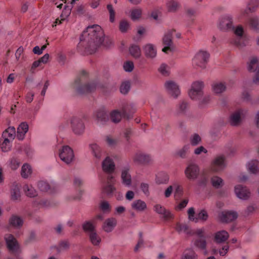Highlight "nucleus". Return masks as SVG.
Returning a JSON list of instances; mask_svg holds the SVG:
<instances>
[{
  "label": "nucleus",
  "mask_w": 259,
  "mask_h": 259,
  "mask_svg": "<svg viewBox=\"0 0 259 259\" xmlns=\"http://www.w3.org/2000/svg\"><path fill=\"white\" fill-rule=\"evenodd\" d=\"M165 88L168 94L177 98L180 94V90L177 83L172 80H167L164 83Z\"/></svg>",
  "instance_id": "dca6fc26"
},
{
  "label": "nucleus",
  "mask_w": 259,
  "mask_h": 259,
  "mask_svg": "<svg viewBox=\"0 0 259 259\" xmlns=\"http://www.w3.org/2000/svg\"><path fill=\"white\" fill-rule=\"evenodd\" d=\"M89 148L93 156V159L96 163H99L105 156V152L101 146L97 143L89 145Z\"/></svg>",
  "instance_id": "4468645a"
},
{
  "label": "nucleus",
  "mask_w": 259,
  "mask_h": 259,
  "mask_svg": "<svg viewBox=\"0 0 259 259\" xmlns=\"http://www.w3.org/2000/svg\"><path fill=\"white\" fill-rule=\"evenodd\" d=\"M226 167L225 157L224 155L216 156L211 162V169L218 172L222 170Z\"/></svg>",
  "instance_id": "a211bd4d"
},
{
  "label": "nucleus",
  "mask_w": 259,
  "mask_h": 259,
  "mask_svg": "<svg viewBox=\"0 0 259 259\" xmlns=\"http://www.w3.org/2000/svg\"><path fill=\"white\" fill-rule=\"evenodd\" d=\"M32 170L31 166L28 163H24L21 168V174L23 178H28L32 174Z\"/></svg>",
  "instance_id": "79ce46f5"
},
{
  "label": "nucleus",
  "mask_w": 259,
  "mask_h": 259,
  "mask_svg": "<svg viewBox=\"0 0 259 259\" xmlns=\"http://www.w3.org/2000/svg\"><path fill=\"white\" fill-rule=\"evenodd\" d=\"M169 180L168 175L165 172L158 174L156 178V183L158 184H166Z\"/></svg>",
  "instance_id": "de8ad7c7"
},
{
  "label": "nucleus",
  "mask_w": 259,
  "mask_h": 259,
  "mask_svg": "<svg viewBox=\"0 0 259 259\" xmlns=\"http://www.w3.org/2000/svg\"><path fill=\"white\" fill-rule=\"evenodd\" d=\"M104 141L109 147L111 148L116 146L118 143V139L113 138L111 135L106 136L104 138Z\"/></svg>",
  "instance_id": "09e8293b"
},
{
  "label": "nucleus",
  "mask_w": 259,
  "mask_h": 259,
  "mask_svg": "<svg viewBox=\"0 0 259 259\" xmlns=\"http://www.w3.org/2000/svg\"><path fill=\"white\" fill-rule=\"evenodd\" d=\"M199 173L198 166L195 164H189L185 170L186 177L190 180H194L197 178Z\"/></svg>",
  "instance_id": "6ab92c4d"
},
{
  "label": "nucleus",
  "mask_w": 259,
  "mask_h": 259,
  "mask_svg": "<svg viewBox=\"0 0 259 259\" xmlns=\"http://www.w3.org/2000/svg\"><path fill=\"white\" fill-rule=\"evenodd\" d=\"M194 244L195 246L198 249L205 250L207 245L206 238H197L195 239Z\"/></svg>",
  "instance_id": "37998d69"
},
{
  "label": "nucleus",
  "mask_w": 259,
  "mask_h": 259,
  "mask_svg": "<svg viewBox=\"0 0 259 259\" xmlns=\"http://www.w3.org/2000/svg\"><path fill=\"white\" fill-rule=\"evenodd\" d=\"M102 166L103 170L106 173L105 177L107 179V184L103 187V191L107 195L110 196L113 195L115 190V188L114 187L115 179L112 175L115 169V164L111 158L106 157L103 160Z\"/></svg>",
  "instance_id": "7ed1b4c3"
},
{
  "label": "nucleus",
  "mask_w": 259,
  "mask_h": 259,
  "mask_svg": "<svg viewBox=\"0 0 259 259\" xmlns=\"http://www.w3.org/2000/svg\"><path fill=\"white\" fill-rule=\"evenodd\" d=\"M16 136V130L13 126H10L7 128L2 134V138L10 140H13Z\"/></svg>",
  "instance_id": "473e14b6"
},
{
  "label": "nucleus",
  "mask_w": 259,
  "mask_h": 259,
  "mask_svg": "<svg viewBox=\"0 0 259 259\" xmlns=\"http://www.w3.org/2000/svg\"><path fill=\"white\" fill-rule=\"evenodd\" d=\"M166 7L168 12H175L180 7V4L177 0H167Z\"/></svg>",
  "instance_id": "e433bc0d"
},
{
  "label": "nucleus",
  "mask_w": 259,
  "mask_h": 259,
  "mask_svg": "<svg viewBox=\"0 0 259 259\" xmlns=\"http://www.w3.org/2000/svg\"><path fill=\"white\" fill-rule=\"evenodd\" d=\"M5 239L9 251L17 259H21L20 257L21 251L19 245L15 237L11 234H7Z\"/></svg>",
  "instance_id": "0eeeda50"
},
{
  "label": "nucleus",
  "mask_w": 259,
  "mask_h": 259,
  "mask_svg": "<svg viewBox=\"0 0 259 259\" xmlns=\"http://www.w3.org/2000/svg\"><path fill=\"white\" fill-rule=\"evenodd\" d=\"M33 205L39 208L49 206L50 202L47 199L37 198L34 200Z\"/></svg>",
  "instance_id": "603ef678"
},
{
  "label": "nucleus",
  "mask_w": 259,
  "mask_h": 259,
  "mask_svg": "<svg viewBox=\"0 0 259 259\" xmlns=\"http://www.w3.org/2000/svg\"><path fill=\"white\" fill-rule=\"evenodd\" d=\"M191 235H196L197 236V238H206L204 234V229L203 228L192 230Z\"/></svg>",
  "instance_id": "338daca9"
},
{
  "label": "nucleus",
  "mask_w": 259,
  "mask_h": 259,
  "mask_svg": "<svg viewBox=\"0 0 259 259\" xmlns=\"http://www.w3.org/2000/svg\"><path fill=\"white\" fill-rule=\"evenodd\" d=\"M142 15V10L140 8H135L132 10L131 17L133 20H136L139 19Z\"/></svg>",
  "instance_id": "6e6d98bb"
},
{
  "label": "nucleus",
  "mask_w": 259,
  "mask_h": 259,
  "mask_svg": "<svg viewBox=\"0 0 259 259\" xmlns=\"http://www.w3.org/2000/svg\"><path fill=\"white\" fill-rule=\"evenodd\" d=\"M249 26L254 31L259 30V19L257 17H251L248 20Z\"/></svg>",
  "instance_id": "864d4df0"
},
{
  "label": "nucleus",
  "mask_w": 259,
  "mask_h": 259,
  "mask_svg": "<svg viewBox=\"0 0 259 259\" xmlns=\"http://www.w3.org/2000/svg\"><path fill=\"white\" fill-rule=\"evenodd\" d=\"M258 6L257 0H250L248 3L246 9L241 11V14L244 16H247L250 13L254 11Z\"/></svg>",
  "instance_id": "c85d7f7f"
},
{
  "label": "nucleus",
  "mask_w": 259,
  "mask_h": 259,
  "mask_svg": "<svg viewBox=\"0 0 259 259\" xmlns=\"http://www.w3.org/2000/svg\"><path fill=\"white\" fill-rule=\"evenodd\" d=\"M182 259H198V255L193 249H188L184 252Z\"/></svg>",
  "instance_id": "8fccbe9b"
},
{
  "label": "nucleus",
  "mask_w": 259,
  "mask_h": 259,
  "mask_svg": "<svg viewBox=\"0 0 259 259\" xmlns=\"http://www.w3.org/2000/svg\"><path fill=\"white\" fill-rule=\"evenodd\" d=\"M134 112L133 105H126L122 108L121 111L117 109L112 110L110 113V117L113 122L116 123L121 120L122 117L130 119Z\"/></svg>",
  "instance_id": "20e7f679"
},
{
  "label": "nucleus",
  "mask_w": 259,
  "mask_h": 259,
  "mask_svg": "<svg viewBox=\"0 0 259 259\" xmlns=\"http://www.w3.org/2000/svg\"><path fill=\"white\" fill-rule=\"evenodd\" d=\"M116 224V219L114 218H110L105 221L103 226V228L106 232H111L115 227Z\"/></svg>",
  "instance_id": "cd10ccee"
},
{
  "label": "nucleus",
  "mask_w": 259,
  "mask_h": 259,
  "mask_svg": "<svg viewBox=\"0 0 259 259\" xmlns=\"http://www.w3.org/2000/svg\"><path fill=\"white\" fill-rule=\"evenodd\" d=\"M37 187L41 191H49L50 193H53L54 192V189L52 188V185L49 184L45 181H39L37 184Z\"/></svg>",
  "instance_id": "c9c22d12"
},
{
  "label": "nucleus",
  "mask_w": 259,
  "mask_h": 259,
  "mask_svg": "<svg viewBox=\"0 0 259 259\" xmlns=\"http://www.w3.org/2000/svg\"><path fill=\"white\" fill-rule=\"evenodd\" d=\"M176 230L179 233H184L187 235L191 236L192 230L186 224L177 223L176 226Z\"/></svg>",
  "instance_id": "58836bf2"
},
{
  "label": "nucleus",
  "mask_w": 259,
  "mask_h": 259,
  "mask_svg": "<svg viewBox=\"0 0 259 259\" xmlns=\"http://www.w3.org/2000/svg\"><path fill=\"white\" fill-rule=\"evenodd\" d=\"M130 54L135 58H139L141 55V51L138 45H132L129 48Z\"/></svg>",
  "instance_id": "a18cd8bd"
},
{
  "label": "nucleus",
  "mask_w": 259,
  "mask_h": 259,
  "mask_svg": "<svg viewBox=\"0 0 259 259\" xmlns=\"http://www.w3.org/2000/svg\"><path fill=\"white\" fill-rule=\"evenodd\" d=\"M209 58L208 52L204 51H200L194 56L192 60L193 65L195 67L204 68L206 67Z\"/></svg>",
  "instance_id": "6e6552de"
},
{
  "label": "nucleus",
  "mask_w": 259,
  "mask_h": 259,
  "mask_svg": "<svg viewBox=\"0 0 259 259\" xmlns=\"http://www.w3.org/2000/svg\"><path fill=\"white\" fill-rule=\"evenodd\" d=\"M89 236L90 240L93 245H97L99 244L101 239L96 232L91 233Z\"/></svg>",
  "instance_id": "052dcab7"
},
{
  "label": "nucleus",
  "mask_w": 259,
  "mask_h": 259,
  "mask_svg": "<svg viewBox=\"0 0 259 259\" xmlns=\"http://www.w3.org/2000/svg\"><path fill=\"white\" fill-rule=\"evenodd\" d=\"M235 192L237 196L242 199H247L250 195V192L247 188L241 185H238L235 186Z\"/></svg>",
  "instance_id": "5701e85b"
},
{
  "label": "nucleus",
  "mask_w": 259,
  "mask_h": 259,
  "mask_svg": "<svg viewBox=\"0 0 259 259\" xmlns=\"http://www.w3.org/2000/svg\"><path fill=\"white\" fill-rule=\"evenodd\" d=\"M213 92L215 94H220L224 92L226 89V84L222 82H215L212 85Z\"/></svg>",
  "instance_id": "f704fd0d"
},
{
  "label": "nucleus",
  "mask_w": 259,
  "mask_h": 259,
  "mask_svg": "<svg viewBox=\"0 0 259 259\" xmlns=\"http://www.w3.org/2000/svg\"><path fill=\"white\" fill-rule=\"evenodd\" d=\"M28 124L26 122H21L17 128L16 137L20 140H22L28 131Z\"/></svg>",
  "instance_id": "bb28decb"
},
{
  "label": "nucleus",
  "mask_w": 259,
  "mask_h": 259,
  "mask_svg": "<svg viewBox=\"0 0 259 259\" xmlns=\"http://www.w3.org/2000/svg\"><path fill=\"white\" fill-rule=\"evenodd\" d=\"M212 185L215 188H220L224 185L223 180L218 176H214L211 179Z\"/></svg>",
  "instance_id": "5fc2aeb1"
},
{
  "label": "nucleus",
  "mask_w": 259,
  "mask_h": 259,
  "mask_svg": "<svg viewBox=\"0 0 259 259\" xmlns=\"http://www.w3.org/2000/svg\"><path fill=\"white\" fill-rule=\"evenodd\" d=\"M233 22L229 16H225L221 18L219 24V28L223 31L232 29Z\"/></svg>",
  "instance_id": "412c9836"
},
{
  "label": "nucleus",
  "mask_w": 259,
  "mask_h": 259,
  "mask_svg": "<svg viewBox=\"0 0 259 259\" xmlns=\"http://www.w3.org/2000/svg\"><path fill=\"white\" fill-rule=\"evenodd\" d=\"M130 27L129 23L124 20H122L120 22L119 28L121 32H125L127 31Z\"/></svg>",
  "instance_id": "e2e57ef3"
},
{
  "label": "nucleus",
  "mask_w": 259,
  "mask_h": 259,
  "mask_svg": "<svg viewBox=\"0 0 259 259\" xmlns=\"http://www.w3.org/2000/svg\"><path fill=\"white\" fill-rule=\"evenodd\" d=\"M232 29L234 30L235 36L231 39L230 43L239 49L246 46L248 39L244 33L243 27L241 25H238L236 27L233 26Z\"/></svg>",
  "instance_id": "39448f33"
},
{
  "label": "nucleus",
  "mask_w": 259,
  "mask_h": 259,
  "mask_svg": "<svg viewBox=\"0 0 259 259\" xmlns=\"http://www.w3.org/2000/svg\"><path fill=\"white\" fill-rule=\"evenodd\" d=\"M104 42V37L101 27L98 25L89 26L80 36L77 50L83 55L92 54Z\"/></svg>",
  "instance_id": "f257e3e1"
},
{
  "label": "nucleus",
  "mask_w": 259,
  "mask_h": 259,
  "mask_svg": "<svg viewBox=\"0 0 259 259\" xmlns=\"http://www.w3.org/2000/svg\"><path fill=\"white\" fill-rule=\"evenodd\" d=\"M121 183L125 187H130L132 185V177L130 172V168L123 167L121 171Z\"/></svg>",
  "instance_id": "4be33fe9"
},
{
  "label": "nucleus",
  "mask_w": 259,
  "mask_h": 259,
  "mask_svg": "<svg viewBox=\"0 0 259 259\" xmlns=\"http://www.w3.org/2000/svg\"><path fill=\"white\" fill-rule=\"evenodd\" d=\"M208 214L204 209L201 210L196 215L195 217V222L198 220L206 221L208 218Z\"/></svg>",
  "instance_id": "13d9d810"
},
{
  "label": "nucleus",
  "mask_w": 259,
  "mask_h": 259,
  "mask_svg": "<svg viewBox=\"0 0 259 259\" xmlns=\"http://www.w3.org/2000/svg\"><path fill=\"white\" fill-rule=\"evenodd\" d=\"M190 148V145H185L182 148L178 149L175 152V156L183 159L186 158L187 154L189 152Z\"/></svg>",
  "instance_id": "2f4dec72"
},
{
  "label": "nucleus",
  "mask_w": 259,
  "mask_h": 259,
  "mask_svg": "<svg viewBox=\"0 0 259 259\" xmlns=\"http://www.w3.org/2000/svg\"><path fill=\"white\" fill-rule=\"evenodd\" d=\"M93 117L96 123L99 125L106 124L109 119L108 112L103 108L95 111L93 113Z\"/></svg>",
  "instance_id": "f8f14e48"
},
{
  "label": "nucleus",
  "mask_w": 259,
  "mask_h": 259,
  "mask_svg": "<svg viewBox=\"0 0 259 259\" xmlns=\"http://www.w3.org/2000/svg\"><path fill=\"white\" fill-rule=\"evenodd\" d=\"M247 168L250 172L257 174L259 172V161L256 160H251L247 164Z\"/></svg>",
  "instance_id": "4c0bfd02"
},
{
  "label": "nucleus",
  "mask_w": 259,
  "mask_h": 259,
  "mask_svg": "<svg viewBox=\"0 0 259 259\" xmlns=\"http://www.w3.org/2000/svg\"><path fill=\"white\" fill-rule=\"evenodd\" d=\"M11 197L13 201L20 200L21 197L20 190L17 184L13 185L11 189Z\"/></svg>",
  "instance_id": "72a5a7b5"
},
{
  "label": "nucleus",
  "mask_w": 259,
  "mask_h": 259,
  "mask_svg": "<svg viewBox=\"0 0 259 259\" xmlns=\"http://www.w3.org/2000/svg\"><path fill=\"white\" fill-rule=\"evenodd\" d=\"M188 107V103L186 101H182L178 105L177 111L179 113H185Z\"/></svg>",
  "instance_id": "4d7b16f0"
},
{
  "label": "nucleus",
  "mask_w": 259,
  "mask_h": 259,
  "mask_svg": "<svg viewBox=\"0 0 259 259\" xmlns=\"http://www.w3.org/2000/svg\"><path fill=\"white\" fill-rule=\"evenodd\" d=\"M245 115V111L241 109L232 113L229 118V122L232 126H238L241 124Z\"/></svg>",
  "instance_id": "2eb2a0df"
},
{
  "label": "nucleus",
  "mask_w": 259,
  "mask_h": 259,
  "mask_svg": "<svg viewBox=\"0 0 259 259\" xmlns=\"http://www.w3.org/2000/svg\"><path fill=\"white\" fill-rule=\"evenodd\" d=\"M73 88L79 94H85L94 92L98 88H104V86L96 81H90L88 73L83 70L75 80Z\"/></svg>",
  "instance_id": "f03ea898"
},
{
  "label": "nucleus",
  "mask_w": 259,
  "mask_h": 259,
  "mask_svg": "<svg viewBox=\"0 0 259 259\" xmlns=\"http://www.w3.org/2000/svg\"><path fill=\"white\" fill-rule=\"evenodd\" d=\"M154 210L156 213L162 215L165 220H168L172 218V214L170 212L160 204L155 205Z\"/></svg>",
  "instance_id": "a878e982"
},
{
  "label": "nucleus",
  "mask_w": 259,
  "mask_h": 259,
  "mask_svg": "<svg viewBox=\"0 0 259 259\" xmlns=\"http://www.w3.org/2000/svg\"><path fill=\"white\" fill-rule=\"evenodd\" d=\"M107 9L109 13V20L111 22L113 23L115 21V11L111 4H108L107 6Z\"/></svg>",
  "instance_id": "69168bd1"
},
{
  "label": "nucleus",
  "mask_w": 259,
  "mask_h": 259,
  "mask_svg": "<svg viewBox=\"0 0 259 259\" xmlns=\"http://www.w3.org/2000/svg\"><path fill=\"white\" fill-rule=\"evenodd\" d=\"M220 219L224 223H228L236 220L238 214L234 211H224L220 215Z\"/></svg>",
  "instance_id": "b1692460"
},
{
  "label": "nucleus",
  "mask_w": 259,
  "mask_h": 259,
  "mask_svg": "<svg viewBox=\"0 0 259 259\" xmlns=\"http://www.w3.org/2000/svg\"><path fill=\"white\" fill-rule=\"evenodd\" d=\"M172 34L171 31L166 33L162 39V44L164 46L162 51L165 53L171 52L174 50L173 42L172 40Z\"/></svg>",
  "instance_id": "f3484780"
},
{
  "label": "nucleus",
  "mask_w": 259,
  "mask_h": 259,
  "mask_svg": "<svg viewBox=\"0 0 259 259\" xmlns=\"http://www.w3.org/2000/svg\"><path fill=\"white\" fill-rule=\"evenodd\" d=\"M12 141L13 140L3 138L2 137L0 139V146L3 152H8L10 150Z\"/></svg>",
  "instance_id": "a19ab883"
},
{
  "label": "nucleus",
  "mask_w": 259,
  "mask_h": 259,
  "mask_svg": "<svg viewBox=\"0 0 259 259\" xmlns=\"http://www.w3.org/2000/svg\"><path fill=\"white\" fill-rule=\"evenodd\" d=\"M19 150L24 152L28 157H31L33 153V150L29 145H23L20 147Z\"/></svg>",
  "instance_id": "680f3d73"
},
{
  "label": "nucleus",
  "mask_w": 259,
  "mask_h": 259,
  "mask_svg": "<svg viewBox=\"0 0 259 259\" xmlns=\"http://www.w3.org/2000/svg\"><path fill=\"white\" fill-rule=\"evenodd\" d=\"M132 208L137 211H143L147 208L146 203L141 199L134 200L131 204Z\"/></svg>",
  "instance_id": "c756f323"
},
{
  "label": "nucleus",
  "mask_w": 259,
  "mask_h": 259,
  "mask_svg": "<svg viewBox=\"0 0 259 259\" xmlns=\"http://www.w3.org/2000/svg\"><path fill=\"white\" fill-rule=\"evenodd\" d=\"M70 123L71 131L75 135L81 136L84 134L85 126L82 118L73 116L70 120Z\"/></svg>",
  "instance_id": "423d86ee"
},
{
  "label": "nucleus",
  "mask_w": 259,
  "mask_h": 259,
  "mask_svg": "<svg viewBox=\"0 0 259 259\" xmlns=\"http://www.w3.org/2000/svg\"><path fill=\"white\" fill-rule=\"evenodd\" d=\"M259 59L257 57L252 56L250 57L248 62L247 68L250 72H254L258 70L253 78V81L256 84L259 85V68H258Z\"/></svg>",
  "instance_id": "ddd939ff"
},
{
  "label": "nucleus",
  "mask_w": 259,
  "mask_h": 259,
  "mask_svg": "<svg viewBox=\"0 0 259 259\" xmlns=\"http://www.w3.org/2000/svg\"><path fill=\"white\" fill-rule=\"evenodd\" d=\"M20 163V159L15 156H12L8 162L9 167L13 170L17 169L19 167Z\"/></svg>",
  "instance_id": "c03bdc74"
},
{
  "label": "nucleus",
  "mask_w": 259,
  "mask_h": 259,
  "mask_svg": "<svg viewBox=\"0 0 259 259\" xmlns=\"http://www.w3.org/2000/svg\"><path fill=\"white\" fill-rule=\"evenodd\" d=\"M174 197L176 199L180 198L183 194V189L182 186L177 183H174Z\"/></svg>",
  "instance_id": "3c124183"
},
{
  "label": "nucleus",
  "mask_w": 259,
  "mask_h": 259,
  "mask_svg": "<svg viewBox=\"0 0 259 259\" xmlns=\"http://www.w3.org/2000/svg\"><path fill=\"white\" fill-rule=\"evenodd\" d=\"M23 190L28 197H34L37 195V192L31 185H25L23 186Z\"/></svg>",
  "instance_id": "49530a36"
},
{
  "label": "nucleus",
  "mask_w": 259,
  "mask_h": 259,
  "mask_svg": "<svg viewBox=\"0 0 259 259\" xmlns=\"http://www.w3.org/2000/svg\"><path fill=\"white\" fill-rule=\"evenodd\" d=\"M69 247V243L67 240H64L61 241L57 247V250L58 251H61L63 250H66L68 249Z\"/></svg>",
  "instance_id": "774afa93"
},
{
  "label": "nucleus",
  "mask_w": 259,
  "mask_h": 259,
  "mask_svg": "<svg viewBox=\"0 0 259 259\" xmlns=\"http://www.w3.org/2000/svg\"><path fill=\"white\" fill-rule=\"evenodd\" d=\"M9 223L12 226L19 228L22 226L23 220L20 217L17 215H13L9 220Z\"/></svg>",
  "instance_id": "ea45409f"
},
{
  "label": "nucleus",
  "mask_w": 259,
  "mask_h": 259,
  "mask_svg": "<svg viewBox=\"0 0 259 259\" xmlns=\"http://www.w3.org/2000/svg\"><path fill=\"white\" fill-rule=\"evenodd\" d=\"M229 233L225 230L217 232L213 236V241L217 244L225 242L229 238Z\"/></svg>",
  "instance_id": "393cba45"
},
{
  "label": "nucleus",
  "mask_w": 259,
  "mask_h": 259,
  "mask_svg": "<svg viewBox=\"0 0 259 259\" xmlns=\"http://www.w3.org/2000/svg\"><path fill=\"white\" fill-rule=\"evenodd\" d=\"M131 87L130 82L128 81L123 82L120 88V91L121 94H126L130 91Z\"/></svg>",
  "instance_id": "bf43d9fd"
},
{
  "label": "nucleus",
  "mask_w": 259,
  "mask_h": 259,
  "mask_svg": "<svg viewBox=\"0 0 259 259\" xmlns=\"http://www.w3.org/2000/svg\"><path fill=\"white\" fill-rule=\"evenodd\" d=\"M203 83L201 81L194 82L189 91V96L190 98L194 100H200L203 97L202 89Z\"/></svg>",
  "instance_id": "1a4fd4ad"
},
{
  "label": "nucleus",
  "mask_w": 259,
  "mask_h": 259,
  "mask_svg": "<svg viewBox=\"0 0 259 259\" xmlns=\"http://www.w3.org/2000/svg\"><path fill=\"white\" fill-rule=\"evenodd\" d=\"M82 229L83 231L90 234L95 231V220H91L85 221L82 224Z\"/></svg>",
  "instance_id": "7c9ffc66"
},
{
  "label": "nucleus",
  "mask_w": 259,
  "mask_h": 259,
  "mask_svg": "<svg viewBox=\"0 0 259 259\" xmlns=\"http://www.w3.org/2000/svg\"><path fill=\"white\" fill-rule=\"evenodd\" d=\"M59 156L63 162L69 164L74 159L73 150L69 146H63L59 150Z\"/></svg>",
  "instance_id": "9b49d317"
},
{
  "label": "nucleus",
  "mask_w": 259,
  "mask_h": 259,
  "mask_svg": "<svg viewBox=\"0 0 259 259\" xmlns=\"http://www.w3.org/2000/svg\"><path fill=\"white\" fill-rule=\"evenodd\" d=\"M133 162L136 165H145L152 161L150 155L141 151H137L132 157Z\"/></svg>",
  "instance_id": "9d476101"
},
{
  "label": "nucleus",
  "mask_w": 259,
  "mask_h": 259,
  "mask_svg": "<svg viewBox=\"0 0 259 259\" xmlns=\"http://www.w3.org/2000/svg\"><path fill=\"white\" fill-rule=\"evenodd\" d=\"M201 141V138L197 134H194L190 138V143L192 146L197 145Z\"/></svg>",
  "instance_id": "0e129e2a"
},
{
  "label": "nucleus",
  "mask_w": 259,
  "mask_h": 259,
  "mask_svg": "<svg viewBox=\"0 0 259 259\" xmlns=\"http://www.w3.org/2000/svg\"><path fill=\"white\" fill-rule=\"evenodd\" d=\"M143 51L146 57L153 59L157 56V48L155 45L148 43L143 47Z\"/></svg>",
  "instance_id": "aec40b11"
}]
</instances>
